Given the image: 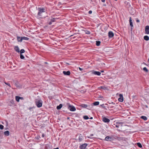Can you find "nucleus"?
I'll return each instance as SVG.
<instances>
[{
    "mask_svg": "<svg viewBox=\"0 0 149 149\" xmlns=\"http://www.w3.org/2000/svg\"><path fill=\"white\" fill-rule=\"evenodd\" d=\"M38 12L37 15V18L40 19L45 17V16L43 15V14L45 12V9L43 8H38Z\"/></svg>",
    "mask_w": 149,
    "mask_h": 149,
    "instance_id": "nucleus-1",
    "label": "nucleus"
},
{
    "mask_svg": "<svg viewBox=\"0 0 149 149\" xmlns=\"http://www.w3.org/2000/svg\"><path fill=\"white\" fill-rule=\"evenodd\" d=\"M36 106L40 108L42 106V101L41 100H36L35 101Z\"/></svg>",
    "mask_w": 149,
    "mask_h": 149,
    "instance_id": "nucleus-2",
    "label": "nucleus"
},
{
    "mask_svg": "<svg viewBox=\"0 0 149 149\" xmlns=\"http://www.w3.org/2000/svg\"><path fill=\"white\" fill-rule=\"evenodd\" d=\"M68 109L71 111H74L76 110L75 108L73 106L71 105L69 103H67Z\"/></svg>",
    "mask_w": 149,
    "mask_h": 149,
    "instance_id": "nucleus-3",
    "label": "nucleus"
},
{
    "mask_svg": "<svg viewBox=\"0 0 149 149\" xmlns=\"http://www.w3.org/2000/svg\"><path fill=\"white\" fill-rule=\"evenodd\" d=\"M87 146V144L86 143H84L80 145L79 148L80 149H85Z\"/></svg>",
    "mask_w": 149,
    "mask_h": 149,
    "instance_id": "nucleus-4",
    "label": "nucleus"
},
{
    "mask_svg": "<svg viewBox=\"0 0 149 149\" xmlns=\"http://www.w3.org/2000/svg\"><path fill=\"white\" fill-rule=\"evenodd\" d=\"M145 34H149V26H147L145 28Z\"/></svg>",
    "mask_w": 149,
    "mask_h": 149,
    "instance_id": "nucleus-5",
    "label": "nucleus"
},
{
    "mask_svg": "<svg viewBox=\"0 0 149 149\" xmlns=\"http://www.w3.org/2000/svg\"><path fill=\"white\" fill-rule=\"evenodd\" d=\"M92 73L98 76H100L101 74V72L99 71H92Z\"/></svg>",
    "mask_w": 149,
    "mask_h": 149,
    "instance_id": "nucleus-6",
    "label": "nucleus"
},
{
    "mask_svg": "<svg viewBox=\"0 0 149 149\" xmlns=\"http://www.w3.org/2000/svg\"><path fill=\"white\" fill-rule=\"evenodd\" d=\"M113 138H114L115 139H118L119 140H124V138L122 137H119L118 136H113L112 137Z\"/></svg>",
    "mask_w": 149,
    "mask_h": 149,
    "instance_id": "nucleus-7",
    "label": "nucleus"
},
{
    "mask_svg": "<svg viewBox=\"0 0 149 149\" xmlns=\"http://www.w3.org/2000/svg\"><path fill=\"white\" fill-rule=\"evenodd\" d=\"M119 95L120 98L118 99V100L120 102H122L123 101V95L122 94H120Z\"/></svg>",
    "mask_w": 149,
    "mask_h": 149,
    "instance_id": "nucleus-8",
    "label": "nucleus"
},
{
    "mask_svg": "<svg viewBox=\"0 0 149 149\" xmlns=\"http://www.w3.org/2000/svg\"><path fill=\"white\" fill-rule=\"evenodd\" d=\"M102 120L105 123H108L109 122L110 120L109 119H108L106 117H104L102 118Z\"/></svg>",
    "mask_w": 149,
    "mask_h": 149,
    "instance_id": "nucleus-9",
    "label": "nucleus"
},
{
    "mask_svg": "<svg viewBox=\"0 0 149 149\" xmlns=\"http://www.w3.org/2000/svg\"><path fill=\"white\" fill-rule=\"evenodd\" d=\"M114 34L111 31H109L108 33V36L109 38H111L114 36Z\"/></svg>",
    "mask_w": 149,
    "mask_h": 149,
    "instance_id": "nucleus-10",
    "label": "nucleus"
},
{
    "mask_svg": "<svg viewBox=\"0 0 149 149\" xmlns=\"http://www.w3.org/2000/svg\"><path fill=\"white\" fill-rule=\"evenodd\" d=\"M63 73L65 75L69 76L70 75V72L69 71H63Z\"/></svg>",
    "mask_w": 149,
    "mask_h": 149,
    "instance_id": "nucleus-11",
    "label": "nucleus"
},
{
    "mask_svg": "<svg viewBox=\"0 0 149 149\" xmlns=\"http://www.w3.org/2000/svg\"><path fill=\"white\" fill-rule=\"evenodd\" d=\"M105 140L107 141H111V140L113 139V138L112 137H110L108 136L105 137Z\"/></svg>",
    "mask_w": 149,
    "mask_h": 149,
    "instance_id": "nucleus-12",
    "label": "nucleus"
},
{
    "mask_svg": "<svg viewBox=\"0 0 149 149\" xmlns=\"http://www.w3.org/2000/svg\"><path fill=\"white\" fill-rule=\"evenodd\" d=\"M130 25L131 26V29H132V27H133V22H132V21L131 19V17H130Z\"/></svg>",
    "mask_w": 149,
    "mask_h": 149,
    "instance_id": "nucleus-13",
    "label": "nucleus"
},
{
    "mask_svg": "<svg viewBox=\"0 0 149 149\" xmlns=\"http://www.w3.org/2000/svg\"><path fill=\"white\" fill-rule=\"evenodd\" d=\"M14 49L16 52L18 53L20 52L18 46L15 47Z\"/></svg>",
    "mask_w": 149,
    "mask_h": 149,
    "instance_id": "nucleus-14",
    "label": "nucleus"
},
{
    "mask_svg": "<svg viewBox=\"0 0 149 149\" xmlns=\"http://www.w3.org/2000/svg\"><path fill=\"white\" fill-rule=\"evenodd\" d=\"M17 38L18 42H22V37H21L19 36H17Z\"/></svg>",
    "mask_w": 149,
    "mask_h": 149,
    "instance_id": "nucleus-15",
    "label": "nucleus"
},
{
    "mask_svg": "<svg viewBox=\"0 0 149 149\" xmlns=\"http://www.w3.org/2000/svg\"><path fill=\"white\" fill-rule=\"evenodd\" d=\"M83 139V137L81 135L79 136L78 139L79 141H81Z\"/></svg>",
    "mask_w": 149,
    "mask_h": 149,
    "instance_id": "nucleus-16",
    "label": "nucleus"
},
{
    "mask_svg": "<svg viewBox=\"0 0 149 149\" xmlns=\"http://www.w3.org/2000/svg\"><path fill=\"white\" fill-rule=\"evenodd\" d=\"M62 107V104H60L59 105L57 106L56 107V109L58 110L60 109Z\"/></svg>",
    "mask_w": 149,
    "mask_h": 149,
    "instance_id": "nucleus-17",
    "label": "nucleus"
},
{
    "mask_svg": "<svg viewBox=\"0 0 149 149\" xmlns=\"http://www.w3.org/2000/svg\"><path fill=\"white\" fill-rule=\"evenodd\" d=\"M144 39L146 41H148L149 40V37L147 36H145L144 37Z\"/></svg>",
    "mask_w": 149,
    "mask_h": 149,
    "instance_id": "nucleus-18",
    "label": "nucleus"
},
{
    "mask_svg": "<svg viewBox=\"0 0 149 149\" xmlns=\"http://www.w3.org/2000/svg\"><path fill=\"white\" fill-rule=\"evenodd\" d=\"M80 106L83 107V108H86L87 107H88V105H87L86 104H82Z\"/></svg>",
    "mask_w": 149,
    "mask_h": 149,
    "instance_id": "nucleus-19",
    "label": "nucleus"
},
{
    "mask_svg": "<svg viewBox=\"0 0 149 149\" xmlns=\"http://www.w3.org/2000/svg\"><path fill=\"white\" fill-rule=\"evenodd\" d=\"M4 134L6 136H8L9 135V131H5L4 132Z\"/></svg>",
    "mask_w": 149,
    "mask_h": 149,
    "instance_id": "nucleus-20",
    "label": "nucleus"
},
{
    "mask_svg": "<svg viewBox=\"0 0 149 149\" xmlns=\"http://www.w3.org/2000/svg\"><path fill=\"white\" fill-rule=\"evenodd\" d=\"M21 98V97L18 96H16L15 97V99L17 102H19V99Z\"/></svg>",
    "mask_w": 149,
    "mask_h": 149,
    "instance_id": "nucleus-21",
    "label": "nucleus"
},
{
    "mask_svg": "<svg viewBox=\"0 0 149 149\" xmlns=\"http://www.w3.org/2000/svg\"><path fill=\"white\" fill-rule=\"evenodd\" d=\"M141 119H143L144 120H146L147 119V118L146 116H142L141 117Z\"/></svg>",
    "mask_w": 149,
    "mask_h": 149,
    "instance_id": "nucleus-22",
    "label": "nucleus"
},
{
    "mask_svg": "<svg viewBox=\"0 0 149 149\" xmlns=\"http://www.w3.org/2000/svg\"><path fill=\"white\" fill-rule=\"evenodd\" d=\"M117 123H118L119 127H121L123 124V122H117Z\"/></svg>",
    "mask_w": 149,
    "mask_h": 149,
    "instance_id": "nucleus-23",
    "label": "nucleus"
},
{
    "mask_svg": "<svg viewBox=\"0 0 149 149\" xmlns=\"http://www.w3.org/2000/svg\"><path fill=\"white\" fill-rule=\"evenodd\" d=\"M93 104L95 106L98 105L99 104V102L98 101L95 102L93 103Z\"/></svg>",
    "mask_w": 149,
    "mask_h": 149,
    "instance_id": "nucleus-24",
    "label": "nucleus"
},
{
    "mask_svg": "<svg viewBox=\"0 0 149 149\" xmlns=\"http://www.w3.org/2000/svg\"><path fill=\"white\" fill-rule=\"evenodd\" d=\"M93 107V105L92 104H89L88 105V107L87 109H90Z\"/></svg>",
    "mask_w": 149,
    "mask_h": 149,
    "instance_id": "nucleus-25",
    "label": "nucleus"
},
{
    "mask_svg": "<svg viewBox=\"0 0 149 149\" xmlns=\"http://www.w3.org/2000/svg\"><path fill=\"white\" fill-rule=\"evenodd\" d=\"M100 41H96V45L97 46H99L100 45Z\"/></svg>",
    "mask_w": 149,
    "mask_h": 149,
    "instance_id": "nucleus-26",
    "label": "nucleus"
},
{
    "mask_svg": "<svg viewBox=\"0 0 149 149\" xmlns=\"http://www.w3.org/2000/svg\"><path fill=\"white\" fill-rule=\"evenodd\" d=\"M137 145L139 148H141L142 147V146L141 143H137Z\"/></svg>",
    "mask_w": 149,
    "mask_h": 149,
    "instance_id": "nucleus-27",
    "label": "nucleus"
},
{
    "mask_svg": "<svg viewBox=\"0 0 149 149\" xmlns=\"http://www.w3.org/2000/svg\"><path fill=\"white\" fill-rule=\"evenodd\" d=\"M15 85L17 87H19L20 86L19 85V83L17 81L15 83Z\"/></svg>",
    "mask_w": 149,
    "mask_h": 149,
    "instance_id": "nucleus-28",
    "label": "nucleus"
},
{
    "mask_svg": "<svg viewBox=\"0 0 149 149\" xmlns=\"http://www.w3.org/2000/svg\"><path fill=\"white\" fill-rule=\"evenodd\" d=\"M22 40H28L29 39V38L25 37H22Z\"/></svg>",
    "mask_w": 149,
    "mask_h": 149,
    "instance_id": "nucleus-29",
    "label": "nucleus"
},
{
    "mask_svg": "<svg viewBox=\"0 0 149 149\" xmlns=\"http://www.w3.org/2000/svg\"><path fill=\"white\" fill-rule=\"evenodd\" d=\"M56 19H57L55 18H53L51 19L50 20L52 22H54L55 21V20Z\"/></svg>",
    "mask_w": 149,
    "mask_h": 149,
    "instance_id": "nucleus-30",
    "label": "nucleus"
},
{
    "mask_svg": "<svg viewBox=\"0 0 149 149\" xmlns=\"http://www.w3.org/2000/svg\"><path fill=\"white\" fill-rule=\"evenodd\" d=\"M143 70L144 71H145L146 72H148V70L146 67H144L143 68Z\"/></svg>",
    "mask_w": 149,
    "mask_h": 149,
    "instance_id": "nucleus-31",
    "label": "nucleus"
},
{
    "mask_svg": "<svg viewBox=\"0 0 149 149\" xmlns=\"http://www.w3.org/2000/svg\"><path fill=\"white\" fill-rule=\"evenodd\" d=\"M83 118L85 120H87L89 118L87 116H83Z\"/></svg>",
    "mask_w": 149,
    "mask_h": 149,
    "instance_id": "nucleus-32",
    "label": "nucleus"
},
{
    "mask_svg": "<svg viewBox=\"0 0 149 149\" xmlns=\"http://www.w3.org/2000/svg\"><path fill=\"white\" fill-rule=\"evenodd\" d=\"M20 58L21 59H23L24 58V57L23 55L22 54H20Z\"/></svg>",
    "mask_w": 149,
    "mask_h": 149,
    "instance_id": "nucleus-33",
    "label": "nucleus"
},
{
    "mask_svg": "<svg viewBox=\"0 0 149 149\" xmlns=\"http://www.w3.org/2000/svg\"><path fill=\"white\" fill-rule=\"evenodd\" d=\"M24 52H25V50L24 49H22L20 51V54H22V53H23Z\"/></svg>",
    "mask_w": 149,
    "mask_h": 149,
    "instance_id": "nucleus-34",
    "label": "nucleus"
},
{
    "mask_svg": "<svg viewBox=\"0 0 149 149\" xmlns=\"http://www.w3.org/2000/svg\"><path fill=\"white\" fill-rule=\"evenodd\" d=\"M86 34H90L91 33L89 31H86Z\"/></svg>",
    "mask_w": 149,
    "mask_h": 149,
    "instance_id": "nucleus-35",
    "label": "nucleus"
},
{
    "mask_svg": "<svg viewBox=\"0 0 149 149\" xmlns=\"http://www.w3.org/2000/svg\"><path fill=\"white\" fill-rule=\"evenodd\" d=\"M4 127L3 125H0V129L1 130H3V129Z\"/></svg>",
    "mask_w": 149,
    "mask_h": 149,
    "instance_id": "nucleus-36",
    "label": "nucleus"
},
{
    "mask_svg": "<svg viewBox=\"0 0 149 149\" xmlns=\"http://www.w3.org/2000/svg\"><path fill=\"white\" fill-rule=\"evenodd\" d=\"M100 88L105 90L106 89V87L103 86H101Z\"/></svg>",
    "mask_w": 149,
    "mask_h": 149,
    "instance_id": "nucleus-37",
    "label": "nucleus"
},
{
    "mask_svg": "<svg viewBox=\"0 0 149 149\" xmlns=\"http://www.w3.org/2000/svg\"><path fill=\"white\" fill-rule=\"evenodd\" d=\"M52 22L50 20V21H48V23L49 25H51L52 24Z\"/></svg>",
    "mask_w": 149,
    "mask_h": 149,
    "instance_id": "nucleus-38",
    "label": "nucleus"
},
{
    "mask_svg": "<svg viewBox=\"0 0 149 149\" xmlns=\"http://www.w3.org/2000/svg\"><path fill=\"white\" fill-rule=\"evenodd\" d=\"M116 124L115 125V126L116 127H119L118 123H117V122L116 123Z\"/></svg>",
    "mask_w": 149,
    "mask_h": 149,
    "instance_id": "nucleus-39",
    "label": "nucleus"
},
{
    "mask_svg": "<svg viewBox=\"0 0 149 149\" xmlns=\"http://www.w3.org/2000/svg\"><path fill=\"white\" fill-rule=\"evenodd\" d=\"M5 83L8 86H9L10 87H11V86H10V84H9V83Z\"/></svg>",
    "mask_w": 149,
    "mask_h": 149,
    "instance_id": "nucleus-40",
    "label": "nucleus"
},
{
    "mask_svg": "<svg viewBox=\"0 0 149 149\" xmlns=\"http://www.w3.org/2000/svg\"><path fill=\"white\" fill-rule=\"evenodd\" d=\"M92 11L91 10H90L88 11V13L89 14H91L92 13Z\"/></svg>",
    "mask_w": 149,
    "mask_h": 149,
    "instance_id": "nucleus-41",
    "label": "nucleus"
},
{
    "mask_svg": "<svg viewBox=\"0 0 149 149\" xmlns=\"http://www.w3.org/2000/svg\"><path fill=\"white\" fill-rule=\"evenodd\" d=\"M45 136V134H42V137H44V136Z\"/></svg>",
    "mask_w": 149,
    "mask_h": 149,
    "instance_id": "nucleus-42",
    "label": "nucleus"
},
{
    "mask_svg": "<svg viewBox=\"0 0 149 149\" xmlns=\"http://www.w3.org/2000/svg\"><path fill=\"white\" fill-rule=\"evenodd\" d=\"M79 69L80 71H81L83 70V69L81 68H79Z\"/></svg>",
    "mask_w": 149,
    "mask_h": 149,
    "instance_id": "nucleus-43",
    "label": "nucleus"
},
{
    "mask_svg": "<svg viewBox=\"0 0 149 149\" xmlns=\"http://www.w3.org/2000/svg\"><path fill=\"white\" fill-rule=\"evenodd\" d=\"M93 136V134H92L91 135V136H90V137H88V138H91V136Z\"/></svg>",
    "mask_w": 149,
    "mask_h": 149,
    "instance_id": "nucleus-44",
    "label": "nucleus"
},
{
    "mask_svg": "<svg viewBox=\"0 0 149 149\" xmlns=\"http://www.w3.org/2000/svg\"><path fill=\"white\" fill-rule=\"evenodd\" d=\"M136 22H139L140 21L139 19H137L136 20Z\"/></svg>",
    "mask_w": 149,
    "mask_h": 149,
    "instance_id": "nucleus-45",
    "label": "nucleus"
},
{
    "mask_svg": "<svg viewBox=\"0 0 149 149\" xmlns=\"http://www.w3.org/2000/svg\"><path fill=\"white\" fill-rule=\"evenodd\" d=\"M45 149H48L47 146H46L45 147Z\"/></svg>",
    "mask_w": 149,
    "mask_h": 149,
    "instance_id": "nucleus-46",
    "label": "nucleus"
},
{
    "mask_svg": "<svg viewBox=\"0 0 149 149\" xmlns=\"http://www.w3.org/2000/svg\"><path fill=\"white\" fill-rule=\"evenodd\" d=\"M103 2H104L105 1V0H101Z\"/></svg>",
    "mask_w": 149,
    "mask_h": 149,
    "instance_id": "nucleus-47",
    "label": "nucleus"
},
{
    "mask_svg": "<svg viewBox=\"0 0 149 149\" xmlns=\"http://www.w3.org/2000/svg\"><path fill=\"white\" fill-rule=\"evenodd\" d=\"M104 72V71H103V70H101V72Z\"/></svg>",
    "mask_w": 149,
    "mask_h": 149,
    "instance_id": "nucleus-48",
    "label": "nucleus"
},
{
    "mask_svg": "<svg viewBox=\"0 0 149 149\" xmlns=\"http://www.w3.org/2000/svg\"><path fill=\"white\" fill-rule=\"evenodd\" d=\"M111 103L113 104H115V103H113V102H112Z\"/></svg>",
    "mask_w": 149,
    "mask_h": 149,
    "instance_id": "nucleus-49",
    "label": "nucleus"
},
{
    "mask_svg": "<svg viewBox=\"0 0 149 149\" xmlns=\"http://www.w3.org/2000/svg\"><path fill=\"white\" fill-rule=\"evenodd\" d=\"M93 118L92 117H91V118H90V119H93Z\"/></svg>",
    "mask_w": 149,
    "mask_h": 149,
    "instance_id": "nucleus-50",
    "label": "nucleus"
},
{
    "mask_svg": "<svg viewBox=\"0 0 149 149\" xmlns=\"http://www.w3.org/2000/svg\"><path fill=\"white\" fill-rule=\"evenodd\" d=\"M145 107H146V108H148V106H147V105H145Z\"/></svg>",
    "mask_w": 149,
    "mask_h": 149,
    "instance_id": "nucleus-51",
    "label": "nucleus"
},
{
    "mask_svg": "<svg viewBox=\"0 0 149 149\" xmlns=\"http://www.w3.org/2000/svg\"><path fill=\"white\" fill-rule=\"evenodd\" d=\"M45 64H47V62H45Z\"/></svg>",
    "mask_w": 149,
    "mask_h": 149,
    "instance_id": "nucleus-52",
    "label": "nucleus"
},
{
    "mask_svg": "<svg viewBox=\"0 0 149 149\" xmlns=\"http://www.w3.org/2000/svg\"><path fill=\"white\" fill-rule=\"evenodd\" d=\"M22 98H23L22 97H21V98H20V99H22Z\"/></svg>",
    "mask_w": 149,
    "mask_h": 149,
    "instance_id": "nucleus-53",
    "label": "nucleus"
},
{
    "mask_svg": "<svg viewBox=\"0 0 149 149\" xmlns=\"http://www.w3.org/2000/svg\"><path fill=\"white\" fill-rule=\"evenodd\" d=\"M148 61H149V58L148 59Z\"/></svg>",
    "mask_w": 149,
    "mask_h": 149,
    "instance_id": "nucleus-54",
    "label": "nucleus"
},
{
    "mask_svg": "<svg viewBox=\"0 0 149 149\" xmlns=\"http://www.w3.org/2000/svg\"><path fill=\"white\" fill-rule=\"evenodd\" d=\"M69 118H68V119Z\"/></svg>",
    "mask_w": 149,
    "mask_h": 149,
    "instance_id": "nucleus-55",
    "label": "nucleus"
}]
</instances>
